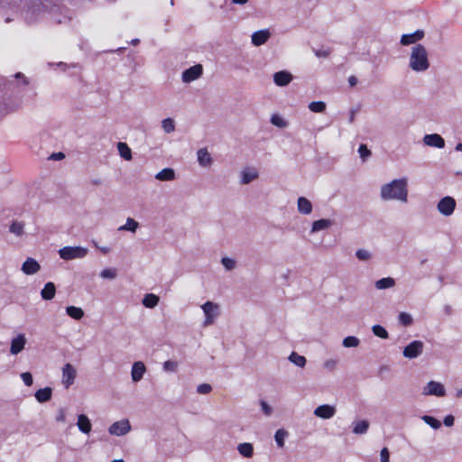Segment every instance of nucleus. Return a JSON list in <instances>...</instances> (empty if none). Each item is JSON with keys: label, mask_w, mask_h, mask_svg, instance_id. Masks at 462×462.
Listing matches in <instances>:
<instances>
[{"label": "nucleus", "mask_w": 462, "mask_h": 462, "mask_svg": "<svg viewBox=\"0 0 462 462\" xmlns=\"http://www.w3.org/2000/svg\"><path fill=\"white\" fill-rule=\"evenodd\" d=\"M382 200H397L402 203L408 201V180L406 178L395 179L381 186Z\"/></svg>", "instance_id": "nucleus-1"}, {"label": "nucleus", "mask_w": 462, "mask_h": 462, "mask_svg": "<svg viewBox=\"0 0 462 462\" xmlns=\"http://www.w3.org/2000/svg\"><path fill=\"white\" fill-rule=\"evenodd\" d=\"M410 67L414 71H425L430 67L428 53L424 46L421 44L415 45L410 57Z\"/></svg>", "instance_id": "nucleus-2"}, {"label": "nucleus", "mask_w": 462, "mask_h": 462, "mask_svg": "<svg viewBox=\"0 0 462 462\" xmlns=\"http://www.w3.org/2000/svg\"><path fill=\"white\" fill-rule=\"evenodd\" d=\"M201 309L205 315L204 327L212 325L220 315V305L216 302L208 300L201 305Z\"/></svg>", "instance_id": "nucleus-3"}, {"label": "nucleus", "mask_w": 462, "mask_h": 462, "mask_svg": "<svg viewBox=\"0 0 462 462\" xmlns=\"http://www.w3.org/2000/svg\"><path fill=\"white\" fill-rule=\"evenodd\" d=\"M88 253V248L82 246H65L59 250L60 257L66 261L84 258Z\"/></svg>", "instance_id": "nucleus-4"}, {"label": "nucleus", "mask_w": 462, "mask_h": 462, "mask_svg": "<svg viewBox=\"0 0 462 462\" xmlns=\"http://www.w3.org/2000/svg\"><path fill=\"white\" fill-rule=\"evenodd\" d=\"M424 349V343L420 340H414L406 346L402 351L404 357L414 359L420 356Z\"/></svg>", "instance_id": "nucleus-5"}, {"label": "nucleus", "mask_w": 462, "mask_h": 462, "mask_svg": "<svg viewBox=\"0 0 462 462\" xmlns=\"http://www.w3.org/2000/svg\"><path fill=\"white\" fill-rule=\"evenodd\" d=\"M131 430V424L127 419L114 422L108 428L109 434L113 436H124Z\"/></svg>", "instance_id": "nucleus-6"}, {"label": "nucleus", "mask_w": 462, "mask_h": 462, "mask_svg": "<svg viewBox=\"0 0 462 462\" xmlns=\"http://www.w3.org/2000/svg\"><path fill=\"white\" fill-rule=\"evenodd\" d=\"M423 395H434L443 397L446 395V390L441 383L436 381H430L422 390Z\"/></svg>", "instance_id": "nucleus-7"}, {"label": "nucleus", "mask_w": 462, "mask_h": 462, "mask_svg": "<svg viewBox=\"0 0 462 462\" xmlns=\"http://www.w3.org/2000/svg\"><path fill=\"white\" fill-rule=\"evenodd\" d=\"M203 74V67L201 64H196L187 69L181 74V79L184 83H190L199 79Z\"/></svg>", "instance_id": "nucleus-8"}, {"label": "nucleus", "mask_w": 462, "mask_h": 462, "mask_svg": "<svg viewBox=\"0 0 462 462\" xmlns=\"http://www.w3.org/2000/svg\"><path fill=\"white\" fill-rule=\"evenodd\" d=\"M437 208L442 215L450 216L456 208V200L452 197L447 196L439 201Z\"/></svg>", "instance_id": "nucleus-9"}, {"label": "nucleus", "mask_w": 462, "mask_h": 462, "mask_svg": "<svg viewBox=\"0 0 462 462\" xmlns=\"http://www.w3.org/2000/svg\"><path fill=\"white\" fill-rule=\"evenodd\" d=\"M76 376L77 370L71 364L68 363L62 367V384L65 388L74 383Z\"/></svg>", "instance_id": "nucleus-10"}, {"label": "nucleus", "mask_w": 462, "mask_h": 462, "mask_svg": "<svg viewBox=\"0 0 462 462\" xmlns=\"http://www.w3.org/2000/svg\"><path fill=\"white\" fill-rule=\"evenodd\" d=\"M336 411H337V409L335 406L329 405V404H322V405L318 406L314 410L313 413L316 417H319V418H321L324 420H328L335 416Z\"/></svg>", "instance_id": "nucleus-11"}, {"label": "nucleus", "mask_w": 462, "mask_h": 462, "mask_svg": "<svg viewBox=\"0 0 462 462\" xmlns=\"http://www.w3.org/2000/svg\"><path fill=\"white\" fill-rule=\"evenodd\" d=\"M27 339L24 334H19L11 340L10 354L18 355L21 353L26 345Z\"/></svg>", "instance_id": "nucleus-12"}, {"label": "nucleus", "mask_w": 462, "mask_h": 462, "mask_svg": "<svg viewBox=\"0 0 462 462\" xmlns=\"http://www.w3.org/2000/svg\"><path fill=\"white\" fill-rule=\"evenodd\" d=\"M41 269L40 263L33 258L28 257L22 265V272L27 275L37 273Z\"/></svg>", "instance_id": "nucleus-13"}, {"label": "nucleus", "mask_w": 462, "mask_h": 462, "mask_svg": "<svg viewBox=\"0 0 462 462\" xmlns=\"http://www.w3.org/2000/svg\"><path fill=\"white\" fill-rule=\"evenodd\" d=\"M146 372V366L143 362L137 361L132 365L131 377L133 382L137 383L141 381Z\"/></svg>", "instance_id": "nucleus-14"}, {"label": "nucleus", "mask_w": 462, "mask_h": 462, "mask_svg": "<svg viewBox=\"0 0 462 462\" xmlns=\"http://www.w3.org/2000/svg\"><path fill=\"white\" fill-rule=\"evenodd\" d=\"M423 143L431 147L443 148L445 146L444 139L438 134H426L423 137Z\"/></svg>", "instance_id": "nucleus-15"}, {"label": "nucleus", "mask_w": 462, "mask_h": 462, "mask_svg": "<svg viewBox=\"0 0 462 462\" xmlns=\"http://www.w3.org/2000/svg\"><path fill=\"white\" fill-rule=\"evenodd\" d=\"M270 37L271 32L267 29L254 32L252 34V43L254 46H261L264 44L269 40Z\"/></svg>", "instance_id": "nucleus-16"}, {"label": "nucleus", "mask_w": 462, "mask_h": 462, "mask_svg": "<svg viewBox=\"0 0 462 462\" xmlns=\"http://www.w3.org/2000/svg\"><path fill=\"white\" fill-rule=\"evenodd\" d=\"M292 80V75L285 70L278 71L273 75V81L279 87H285Z\"/></svg>", "instance_id": "nucleus-17"}, {"label": "nucleus", "mask_w": 462, "mask_h": 462, "mask_svg": "<svg viewBox=\"0 0 462 462\" xmlns=\"http://www.w3.org/2000/svg\"><path fill=\"white\" fill-rule=\"evenodd\" d=\"M259 174L254 168H246L241 171V184H249L258 178Z\"/></svg>", "instance_id": "nucleus-18"}, {"label": "nucleus", "mask_w": 462, "mask_h": 462, "mask_svg": "<svg viewBox=\"0 0 462 462\" xmlns=\"http://www.w3.org/2000/svg\"><path fill=\"white\" fill-rule=\"evenodd\" d=\"M297 209L300 214L310 215L312 212V204L308 199L300 197L297 201Z\"/></svg>", "instance_id": "nucleus-19"}, {"label": "nucleus", "mask_w": 462, "mask_h": 462, "mask_svg": "<svg viewBox=\"0 0 462 462\" xmlns=\"http://www.w3.org/2000/svg\"><path fill=\"white\" fill-rule=\"evenodd\" d=\"M353 433L356 435L365 434L370 427V423L367 420H355L352 423Z\"/></svg>", "instance_id": "nucleus-20"}, {"label": "nucleus", "mask_w": 462, "mask_h": 462, "mask_svg": "<svg viewBox=\"0 0 462 462\" xmlns=\"http://www.w3.org/2000/svg\"><path fill=\"white\" fill-rule=\"evenodd\" d=\"M198 161L200 166L208 167L212 164V158L207 149L201 148L198 151Z\"/></svg>", "instance_id": "nucleus-21"}, {"label": "nucleus", "mask_w": 462, "mask_h": 462, "mask_svg": "<svg viewBox=\"0 0 462 462\" xmlns=\"http://www.w3.org/2000/svg\"><path fill=\"white\" fill-rule=\"evenodd\" d=\"M77 426L79 427V430L85 434H88L91 431V422L85 414L78 416Z\"/></svg>", "instance_id": "nucleus-22"}, {"label": "nucleus", "mask_w": 462, "mask_h": 462, "mask_svg": "<svg viewBox=\"0 0 462 462\" xmlns=\"http://www.w3.org/2000/svg\"><path fill=\"white\" fill-rule=\"evenodd\" d=\"M332 225H333V222L330 219H325V218L319 219L312 223L310 232L317 233L321 230L329 228Z\"/></svg>", "instance_id": "nucleus-23"}, {"label": "nucleus", "mask_w": 462, "mask_h": 462, "mask_svg": "<svg viewBox=\"0 0 462 462\" xmlns=\"http://www.w3.org/2000/svg\"><path fill=\"white\" fill-rule=\"evenodd\" d=\"M175 171L171 168H165L155 175V179L160 181H171L175 180Z\"/></svg>", "instance_id": "nucleus-24"}, {"label": "nucleus", "mask_w": 462, "mask_h": 462, "mask_svg": "<svg viewBox=\"0 0 462 462\" xmlns=\"http://www.w3.org/2000/svg\"><path fill=\"white\" fill-rule=\"evenodd\" d=\"M56 293V287L53 282H49L41 291V296L45 300H52Z\"/></svg>", "instance_id": "nucleus-25"}, {"label": "nucleus", "mask_w": 462, "mask_h": 462, "mask_svg": "<svg viewBox=\"0 0 462 462\" xmlns=\"http://www.w3.org/2000/svg\"><path fill=\"white\" fill-rule=\"evenodd\" d=\"M52 390L50 387L39 389L35 393V398L39 402H46L51 400Z\"/></svg>", "instance_id": "nucleus-26"}, {"label": "nucleus", "mask_w": 462, "mask_h": 462, "mask_svg": "<svg viewBox=\"0 0 462 462\" xmlns=\"http://www.w3.org/2000/svg\"><path fill=\"white\" fill-rule=\"evenodd\" d=\"M159 300H160V298L157 295L152 294V293H148V294L144 295L142 302L144 307L152 309L158 305Z\"/></svg>", "instance_id": "nucleus-27"}, {"label": "nucleus", "mask_w": 462, "mask_h": 462, "mask_svg": "<svg viewBox=\"0 0 462 462\" xmlns=\"http://www.w3.org/2000/svg\"><path fill=\"white\" fill-rule=\"evenodd\" d=\"M66 312L70 318L76 320H79L84 317V311L79 307L69 306L66 308Z\"/></svg>", "instance_id": "nucleus-28"}, {"label": "nucleus", "mask_w": 462, "mask_h": 462, "mask_svg": "<svg viewBox=\"0 0 462 462\" xmlns=\"http://www.w3.org/2000/svg\"><path fill=\"white\" fill-rule=\"evenodd\" d=\"M395 285V281L393 278L387 277L382 278L375 282V288L378 290H384L392 288Z\"/></svg>", "instance_id": "nucleus-29"}, {"label": "nucleus", "mask_w": 462, "mask_h": 462, "mask_svg": "<svg viewBox=\"0 0 462 462\" xmlns=\"http://www.w3.org/2000/svg\"><path fill=\"white\" fill-rule=\"evenodd\" d=\"M238 452L245 457H252L254 448L251 443H241L237 446Z\"/></svg>", "instance_id": "nucleus-30"}, {"label": "nucleus", "mask_w": 462, "mask_h": 462, "mask_svg": "<svg viewBox=\"0 0 462 462\" xmlns=\"http://www.w3.org/2000/svg\"><path fill=\"white\" fill-rule=\"evenodd\" d=\"M117 150L122 158L126 161H130L132 159V152L129 146L125 143L119 142L117 143Z\"/></svg>", "instance_id": "nucleus-31"}, {"label": "nucleus", "mask_w": 462, "mask_h": 462, "mask_svg": "<svg viewBox=\"0 0 462 462\" xmlns=\"http://www.w3.org/2000/svg\"><path fill=\"white\" fill-rule=\"evenodd\" d=\"M139 226V223L132 217L126 219V223L118 228L119 231H130L135 233Z\"/></svg>", "instance_id": "nucleus-32"}, {"label": "nucleus", "mask_w": 462, "mask_h": 462, "mask_svg": "<svg viewBox=\"0 0 462 462\" xmlns=\"http://www.w3.org/2000/svg\"><path fill=\"white\" fill-rule=\"evenodd\" d=\"M292 364L299 367H304L306 365V358L303 356H300L297 354L296 352H292L289 358H288Z\"/></svg>", "instance_id": "nucleus-33"}, {"label": "nucleus", "mask_w": 462, "mask_h": 462, "mask_svg": "<svg viewBox=\"0 0 462 462\" xmlns=\"http://www.w3.org/2000/svg\"><path fill=\"white\" fill-rule=\"evenodd\" d=\"M9 231L16 236H21L24 233V224L19 221H13L9 227Z\"/></svg>", "instance_id": "nucleus-34"}, {"label": "nucleus", "mask_w": 462, "mask_h": 462, "mask_svg": "<svg viewBox=\"0 0 462 462\" xmlns=\"http://www.w3.org/2000/svg\"><path fill=\"white\" fill-rule=\"evenodd\" d=\"M326 107V103L323 101H313L309 104V109L314 113H323Z\"/></svg>", "instance_id": "nucleus-35"}, {"label": "nucleus", "mask_w": 462, "mask_h": 462, "mask_svg": "<svg viewBox=\"0 0 462 462\" xmlns=\"http://www.w3.org/2000/svg\"><path fill=\"white\" fill-rule=\"evenodd\" d=\"M287 436L288 432L284 429H280L275 432L274 439L279 448L284 447V440Z\"/></svg>", "instance_id": "nucleus-36"}, {"label": "nucleus", "mask_w": 462, "mask_h": 462, "mask_svg": "<svg viewBox=\"0 0 462 462\" xmlns=\"http://www.w3.org/2000/svg\"><path fill=\"white\" fill-rule=\"evenodd\" d=\"M421 420L434 430H439L441 427V422L432 416L423 415Z\"/></svg>", "instance_id": "nucleus-37"}, {"label": "nucleus", "mask_w": 462, "mask_h": 462, "mask_svg": "<svg viewBox=\"0 0 462 462\" xmlns=\"http://www.w3.org/2000/svg\"><path fill=\"white\" fill-rule=\"evenodd\" d=\"M360 344V340L354 336H348L343 339L342 345L345 347H356Z\"/></svg>", "instance_id": "nucleus-38"}, {"label": "nucleus", "mask_w": 462, "mask_h": 462, "mask_svg": "<svg viewBox=\"0 0 462 462\" xmlns=\"http://www.w3.org/2000/svg\"><path fill=\"white\" fill-rule=\"evenodd\" d=\"M372 331L376 337L383 338V339H386L389 337V334L386 331V329L383 327H382L381 325H374L372 327Z\"/></svg>", "instance_id": "nucleus-39"}, {"label": "nucleus", "mask_w": 462, "mask_h": 462, "mask_svg": "<svg viewBox=\"0 0 462 462\" xmlns=\"http://www.w3.org/2000/svg\"><path fill=\"white\" fill-rule=\"evenodd\" d=\"M162 127L165 133L170 134L175 130V124L173 119L165 118L162 121Z\"/></svg>", "instance_id": "nucleus-40"}, {"label": "nucleus", "mask_w": 462, "mask_h": 462, "mask_svg": "<svg viewBox=\"0 0 462 462\" xmlns=\"http://www.w3.org/2000/svg\"><path fill=\"white\" fill-rule=\"evenodd\" d=\"M398 319L399 322L405 327L411 325L413 322L411 315L407 312H401L399 314Z\"/></svg>", "instance_id": "nucleus-41"}, {"label": "nucleus", "mask_w": 462, "mask_h": 462, "mask_svg": "<svg viewBox=\"0 0 462 462\" xmlns=\"http://www.w3.org/2000/svg\"><path fill=\"white\" fill-rule=\"evenodd\" d=\"M117 276V271L115 268L105 269L100 273V277L103 279L114 280Z\"/></svg>", "instance_id": "nucleus-42"}, {"label": "nucleus", "mask_w": 462, "mask_h": 462, "mask_svg": "<svg viewBox=\"0 0 462 462\" xmlns=\"http://www.w3.org/2000/svg\"><path fill=\"white\" fill-rule=\"evenodd\" d=\"M271 123L280 128H285L288 126V123L279 115H273L271 118Z\"/></svg>", "instance_id": "nucleus-43"}, {"label": "nucleus", "mask_w": 462, "mask_h": 462, "mask_svg": "<svg viewBox=\"0 0 462 462\" xmlns=\"http://www.w3.org/2000/svg\"><path fill=\"white\" fill-rule=\"evenodd\" d=\"M221 263L227 271H232L236 267V262L229 257H223L221 259Z\"/></svg>", "instance_id": "nucleus-44"}, {"label": "nucleus", "mask_w": 462, "mask_h": 462, "mask_svg": "<svg viewBox=\"0 0 462 462\" xmlns=\"http://www.w3.org/2000/svg\"><path fill=\"white\" fill-rule=\"evenodd\" d=\"M358 153L363 162H365L372 154L365 144H361L358 148Z\"/></svg>", "instance_id": "nucleus-45"}, {"label": "nucleus", "mask_w": 462, "mask_h": 462, "mask_svg": "<svg viewBox=\"0 0 462 462\" xmlns=\"http://www.w3.org/2000/svg\"><path fill=\"white\" fill-rule=\"evenodd\" d=\"M338 361L337 359H328L323 363V367L328 372H334L337 369Z\"/></svg>", "instance_id": "nucleus-46"}, {"label": "nucleus", "mask_w": 462, "mask_h": 462, "mask_svg": "<svg viewBox=\"0 0 462 462\" xmlns=\"http://www.w3.org/2000/svg\"><path fill=\"white\" fill-rule=\"evenodd\" d=\"M178 369V363L172 360H167L163 363V370L174 373Z\"/></svg>", "instance_id": "nucleus-47"}, {"label": "nucleus", "mask_w": 462, "mask_h": 462, "mask_svg": "<svg viewBox=\"0 0 462 462\" xmlns=\"http://www.w3.org/2000/svg\"><path fill=\"white\" fill-rule=\"evenodd\" d=\"M356 255L360 261H368L371 258V254L366 249H358Z\"/></svg>", "instance_id": "nucleus-48"}, {"label": "nucleus", "mask_w": 462, "mask_h": 462, "mask_svg": "<svg viewBox=\"0 0 462 462\" xmlns=\"http://www.w3.org/2000/svg\"><path fill=\"white\" fill-rule=\"evenodd\" d=\"M212 391V386L209 383H201L197 387V392L199 394H208Z\"/></svg>", "instance_id": "nucleus-49"}, {"label": "nucleus", "mask_w": 462, "mask_h": 462, "mask_svg": "<svg viewBox=\"0 0 462 462\" xmlns=\"http://www.w3.org/2000/svg\"><path fill=\"white\" fill-rule=\"evenodd\" d=\"M414 42H416V41H415L414 36L412 35V33H411V34H403L402 36L401 43L402 45H409V44H411V43H414Z\"/></svg>", "instance_id": "nucleus-50"}, {"label": "nucleus", "mask_w": 462, "mask_h": 462, "mask_svg": "<svg viewBox=\"0 0 462 462\" xmlns=\"http://www.w3.org/2000/svg\"><path fill=\"white\" fill-rule=\"evenodd\" d=\"M21 378L23 379V383L27 386H31L33 383L32 375L29 372H24L21 374Z\"/></svg>", "instance_id": "nucleus-51"}, {"label": "nucleus", "mask_w": 462, "mask_h": 462, "mask_svg": "<svg viewBox=\"0 0 462 462\" xmlns=\"http://www.w3.org/2000/svg\"><path fill=\"white\" fill-rule=\"evenodd\" d=\"M381 462H390V452L387 448H383L380 452Z\"/></svg>", "instance_id": "nucleus-52"}, {"label": "nucleus", "mask_w": 462, "mask_h": 462, "mask_svg": "<svg viewBox=\"0 0 462 462\" xmlns=\"http://www.w3.org/2000/svg\"><path fill=\"white\" fill-rule=\"evenodd\" d=\"M262 411L266 416H270L273 413V408L264 401H261Z\"/></svg>", "instance_id": "nucleus-53"}, {"label": "nucleus", "mask_w": 462, "mask_h": 462, "mask_svg": "<svg viewBox=\"0 0 462 462\" xmlns=\"http://www.w3.org/2000/svg\"><path fill=\"white\" fill-rule=\"evenodd\" d=\"M455 418L453 415H448L444 418V424L447 427H451L454 425Z\"/></svg>", "instance_id": "nucleus-54"}, {"label": "nucleus", "mask_w": 462, "mask_h": 462, "mask_svg": "<svg viewBox=\"0 0 462 462\" xmlns=\"http://www.w3.org/2000/svg\"><path fill=\"white\" fill-rule=\"evenodd\" d=\"M64 157H65L64 153L60 152H53L50 156V159L59 161V160H62Z\"/></svg>", "instance_id": "nucleus-55"}, {"label": "nucleus", "mask_w": 462, "mask_h": 462, "mask_svg": "<svg viewBox=\"0 0 462 462\" xmlns=\"http://www.w3.org/2000/svg\"><path fill=\"white\" fill-rule=\"evenodd\" d=\"M412 35L414 36L415 41L418 42L423 38L424 32L423 31L418 30L415 32H413Z\"/></svg>", "instance_id": "nucleus-56"}, {"label": "nucleus", "mask_w": 462, "mask_h": 462, "mask_svg": "<svg viewBox=\"0 0 462 462\" xmlns=\"http://www.w3.org/2000/svg\"><path fill=\"white\" fill-rule=\"evenodd\" d=\"M93 244L97 249H99L105 254L110 252V248L107 246H99L96 242H93Z\"/></svg>", "instance_id": "nucleus-57"}, {"label": "nucleus", "mask_w": 462, "mask_h": 462, "mask_svg": "<svg viewBox=\"0 0 462 462\" xmlns=\"http://www.w3.org/2000/svg\"><path fill=\"white\" fill-rule=\"evenodd\" d=\"M348 83L351 87H355L357 84V79L355 76H351L348 79Z\"/></svg>", "instance_id": "nucleus-58"}, {"label": "nucleus", "mask_w": 462, "mask_h": 462, "mask_svg": "<svg viewBox=\"0 0 462 462\" xmlns=\"http://www.w3.org/2000/svg\"><path fill=\"white\" fill-rule=\"evenodd\" d=\"M328 54H329V52H328V51H316V55H317L318 57H324V58H326V57H328Z\"/></svg>", "instance_id": "nucleus-59"}, {"label": "nucleus", "mask_w": 462, "mask_h": 462, "mask_svg": "<svg viewBox=\"0 0 462 462\" xmlns=\"http://www.w3.org/2000/svg\"><path fill=\"white\" fill-rule=\"evenodd\" d=\"M91 184L93 186H100L102 184V180L100 179H95L91 180Z\"/></svg>", "instance_id": "nucleus-60"}, {"label": "nucleus", "mask_w": 462, "mask_h": 462, "mask_svg": "<svg viewBox=\"0 0 462 462\" xmlns=\"http://www.w3.org/2000/svg\"><path fill=\"white\" fill-rule=\"evenodd\" d=\"M355 114H356L355 110H351L350 116H349V122L350 123H353L355 121Z\"/></svg>", "instance_id": "nucleus-61"}, {"label": "nucleus", "mask_w": 462, "mask_h": 462, "mask_svg": "<svg viewBox=\"0 0 462 462\" xmlns=\"http://www.w3.org/2000/svg\"><path fill=\"white\" fill-rule=\"evenodd\" d=\"M248 0H232V2L234 4H238V5H244L245 3H247Z\"/></svg>", "instance_id": "nucleus-62"}, {"label": "nucleus", "mask_w": 462, "mask_h": 462, "mask_svg": "<svg viewBox=\"0 0 462 462\" xmlns=\"http://www.w3.org/2000/svg\"><path fill=\"white\" fill-rule=\"evenodd\" d=\"M456 150L459 151V152H462V143H457V146H456Z\"/></svg>", "instance_id": "nucleus-63"}, {"label": "nucleus", "mask_w": 462, "mask_h": 462, "mask_svg": "<svg viewBox=\"0 0 462 462\" xmlns=\"http://www.w3.org/2000/svg\"><path fill=\"white\" fill-rule=\"evenodd\" d=\"M457 397H462V389H461V390H458V391L457 392Z\"/></svg>", "instance_id": "nucleus-64"}]
</instances>
